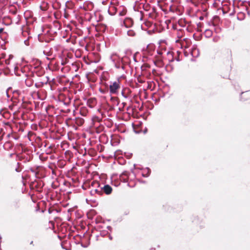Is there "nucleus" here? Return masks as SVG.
I'll use <instances>...</instances> for the list:
<instances>
[{
  "label": "nucleus",
  "instance_id": "nucleus-1",
  "mask_svg": "<svg viewBox=\"0 0 250 250\" xmlns=\"http://www.w3.org/2000/svg\"><path fill=\"white\" fill-rule=\"evenodd\" d=\"M121 83L119 80H117L111 83L109 85V91L111 94H117L121 88Z\"/></svg>",
  "mask_w": 250,
  "mask_h": 250
},
{
  "label": "nucleus",
  "instance_id": "nucleus-12",
  "mask_svg": "<svg viewBox=\"0 0 250 250\" xmlns=\"http://www.w3.org/2000/svg\"><path fill=\"white\" fill-rule=\"evenodd\" d=\"M25 83L27 86L31 87L33 84L34 80L31 77H29L25 80Z\"/></svg>",
  "mask_w": 250,
  "mask_h": 250
},
{
  "label": "nucleus",
  "instance_id": "nucleus-23",
  "mask_svg": "<svg viewBox=\"0 0 250 250\" xmlns=\"http://www.w3.org/2000/svg\"><path fill=\"white\" fill-rule=\"evenodd\" d=\"M127 34L129 36H134L135 34V33L133 32V31L132 30H129L127 32Z\"/></svg>",
  "mask_w": 250,
  "mask_h": 250
},
{
  "label": "nucleus",
  "instance_id": "nucleus-11",
  "mask_svg": "<svg viewBox=\"0 0 250 250\" xmlns=\"http://www.w3.org/2000/svg\"><path fill=\"white\" fill-rule=\"evenodd\" d=\"M120 178L124 182H128L129 178L128 172L127 171H125L123 172V173L120 176Z\"/></svg>",
  "mask_w": 250,
  "mask_h": 250
},
{
  "label": "nucleus",
  "instance_id": "nucleus-19",
  "mask_svg": "<svg viewBox=\"0 0 250 250\" xmlns=\"http://www.w3.org/2000/svg\"><path fill=\"white\" fill-rule=\"evenodd\" d=\"M71 69V68L69 66H66L62 68L61 70L63 72H68Z\"/></svg>",
  "mask_w": 250,
  "mask_h": 250
},
{
  "label": "nucleus",
  "instance_id": "nucleus-4",
  "mask_svg": "<svg viewBox=\"0 0 250 250\" xmlns=\"http://www.w3.org/2000/svg\"><path fill=\"white\" fill-rule=\"evenodd\" d=\"M71 54L67 53V54H63L61 57V63L62 65H64L69 63V59L71 58Z\"/></svg>",
  "mask_w": 250,
  "mask_h": 250
},
{
  "label": "nucleus",
  "instance_id": "nucleus-25",
  "mask_svg": "<svg viewBox=\"0 0 250 250\" xmlns=\"http://www.w3.org/2000/svg\"><path fill=\"white\" fill-rule=\"evenodd\" d=\"M43 53H44L45 55H47V56H50V55H51V54H50V53L49 52H46V51H43Z\"/></svg>",
  "mask_w": 250,
  "mask_h": 250
},
{
  "label": "nucleus",
  "instance_id": "nucleus-3",
  "mask_svg": "<svg viewBox=\"0 0 250 250\" xmlns=\"http://www.w3.org/2000/svg\"><path fill=\"white\" fill-rule=\"evenodd\" d=\"M59 99L66 105L69 104L71 101V97L70 96H66L64 94H59Z\"/></svg>",
  "mask_w": 250,
  "mask_h": 250
},
{
  "label": "nucleus",
  "instance_id": "nucleus-5",
  "mask_svg": "<svg viewBox=\"0 0 250 250\" xmlns=\"http://www.w3.org/2000/svg\"><path fill=\"white\" fill-rule=\"evenodd\" d=\"M223 11L224 12L227 13L230 10V1L229 0H224L222 2Z\"/></svg>",
  "mask_w": 250,
  "mask_h": 250
},
{
  "label": "nucleus",
  "instance_id": "nucleus-22",
  "mask_svg": "<svg viewBox=\"0 0 250 250\" xmlns=\"http://www.w3.org/2000/svg\"><path fill=\"white\" fill-rule=\"evenodd\" d=\"M126 13V10H123L122 11H120L119 13L120 16H124Z\"/></svg>",
  "mask_w": 250,
  "mask_h": 250
},
{
  "label": "nucleus",
  "instance_id": "nucleus-8",
  "mask_svg": "<svg viewBox=\"0 0 250 250\" xmlns=\"http://www.w3.org/2000/svg\"><path fill=\"white\" fill-rule=\"evenodd\" d=\"M97 104V100L95 98H91L87 101V105L90 108L94 107Z\"/></svg>",
  "mask_w": 250,
  "mask_h": 250
},
{
  "label": "nucleus",
  "instance_id": "nucleus-14",
  "mask_svg": "<svg viewBox=\"0 0 250 250\" xmlns=\"http://www.w3.org/2000/svg\"><path fill=\"white\" fill-rule=\"evenodd\" d=\"M84 122V120L81 117L76 118L75 120V123L79 126L82 125Z\"/></svg>",
  "mask_w": 250,
  "mask_h": 250
},
{
  "label": "nucleus",
  "instance_id": "nucleus-17",
  "mask_svg": "<svg viewBox=\"0 0 250 250\" xmlns=\"http://www.w3.org/2000/svg\"><path fill=\"white\" fill-rule=\"evenodd\" d=\"M71 65H72V67H70L71 69H73L75 71H77L79 68L78 64L76 62H72Z\"/></svg>",
  "mask_w": 250,
  "mask_h": 250
},
{
  "label": "nucleus",
  "instance_id": "nucleus-29",
  "mask_svg": "<svg viewBox=\"0 0 250 250\" xmlns=\"http://www.w3.org/2000/svg\"><path fill=\"white\" fill-rule=\"evenodd\" d=\"M42 160V161H46L47 160V158H44V157H43L41 159Z\"/></svg>",
  "mask_w": 250,
  "mask_h": 250
},
{
  "label": "nucleus",
  "instance_id": "nucleus-10",
  "mask_svg": "<svg viewBox=\"0 0 250 250\" xmlns=\"http://www.w3.org/2000/svg\"><path fill=\"white\" fill-rule=\"evenodd\" d=\"M124 24L126 27H130L133 24V20L130 18H125L124 21Z\"/></svg>",
  "mask_w": 250,
  "mask_h": 250
},
{
  "label": "nucleus",
  "instance_id": "nucleus-30",
  "mask_svg": "<svg viewBox=\"0 0 250 250\" xmlns=\"http://www.w3.org/2000/svg\"><path fill=\"white\" fill-rule=\"evenodd\" d=\"M16 170L17 171H18V172H19V171H20L21 170V169H18V168H16Z\"/></svg>",
  "mask_w": 250,
  "mask_h": 250
},
{
  "label": "nucleus",
  "instance_id": "nucleus-6",
  "mask_svg": "<svg viewBox=\"0 0 250 250\" xmlns=\"http://www.w3.org/2000/svg\"><path fill=\"white\" fill-rule=\"evenodd\" d=\"M231 56H232L231 51L230 50H229V49L224 50L221 53V57L223 59H231Z\"/></svg>",
  "mask_w": 250,
  "mask_h": 250
},
{
  "label": "nucleus",
  "instance_id": "nucleus-21",
  "mask_svg": "<svg viewBox=\"0 0 250 250\" xmlns=\"http://www.w3.org/2000/svg\"><path fill=\"white\" fill-rule=\"evenodd\" d=\"M92 120L94 122H100L102 120L101 118L97 116H95L92 118Z\"/></svg>",
  "mask_w": 250,
  "mask_h": 250
},
{
  "label": "nucleus",
  "instance_id": "nucleus-28",
  "mask_svg": "<svg viewBox=\"0 0 250 250\" xmlns=\"http://www.w3.org/2000/svg\"><path fill=\"white\" fill-rule=\"evenodd\" d=\"M158 54L160 55H161L163 54V52L161 51H158Z\"/></svg>",
  "mask_w": 250,
  "mask_h": 250
},
{
  "label": "nucleus",
  "instance_id": "nucleus-20",
  "mask_svg": "<svg viewBox=\"0 0 250 250\" xmlns=\"http://www.w3.org/2000/svg\"><path fill=\"white\" fill-rule=\"evenodd\" d=\"M99 186H100L99 183L96 181H93L90 184V186L93 187H99Z\"/></svg>",
  "mask_w": 250,
  "mask_h": 250
},
{
  "label": "nucleus",
  "instance_id": "nucleus-32",
  "mask_svg": "<svg viewBox=\"0 0 250 250\" xmlns=\"http://www.w3.org/2000/svg\"><path fill=\"white\" fill-rule=\"evenodd\" d=\"M30 244L33 245V242L31 241V243H30Z\"/></svg>",
  "mask_w": 250,
  "mask_h": 250
},
{
  "label": "nucleus",
  "instance_id": "nucleus-9",
  "mask_svg": "<svg viewBox=\"0 0 250 250\" xmlns=\"http://www.w3.org/2000/svg\"><path fill=\"white\" fill-rule=\"evenodd\" d=\"M117 11V7L113 3H111L108 9V12L109 14L113 15L116 14Z\"/></svg>",
  "mask_w": 250,
  "mask_h": 250
},
{
  "label": "nucleus",
  "instance_id": "nucleus-18",
  "mask_svg": "<svg viewBox=\"0 0 250 250\" xmlns=\"http://www.w3.org/2000/svg\"><path fill=\"white\" fill-rule=\"evenodd\" d=\"M167 55L169 61H173V52L168 51L167 53Z\"/></svg>",
  "mask_w": 250,
  "mask_h": 250
},
{
  "label": "nucleus",
  "instance_id": "nucleus-16",
  "mask_svg": "<svg viewBox=\"0 0 250 250\" xmlns=\"http://www.w3.org/2000/svg\"><path fill=\"white\" fill-rule=\"evenodd\" d=\"M155 63L156 65H158L159 66H161L163 65L162 63V58L159 56L156 57V60L155 62Z\"/></svg>",
  "mask_w": 250,
  "mask_h": 250
},
{
  "label": "nucleus",
  "instance_id": "nucleus-26",
  "mask_svg": "<svg viewBox=\"0 0 250 250\" xmlns=\"http://www.w3.org/2000/svg\"><path fill=\"white\" fill-rule=\"evenodd\" d=\"M5 125L6 126H8L10 128V129H11V127L10 124L9 123H6Z\"/></svg>",
  "mask_w": 250,
  "mask_h": 250
},
{
  "label": "nucleus",
  "instance_id": "nucleus-7",
  "mask_svg": "<svg viewBox=\"0 0 250 250\" xmlns=\"http://www.w3.org/2000/svg\"><path fill=\"white\" fill-rule=\"evenodd\" d=\"M46 78L43 80V78H40L39 80L35 83V86L37 88H40L43 86L44 84H46L48 81V80H46Z\"/></svg>",
  "mask_w": 250,
  "mask_h": 250
},
{
  "label": "nucleus",
  "instance_id": "nucleus-15",
  "mask_svg": "<svg viewBox=\"0 0 250 250\" xmlns=\"http://www.w3.org/2000/svg\"><path fill=\"white\" fill-rule=\"evenodd\" d=\"M48 167L51 169L52 174L56 175V170L58 169L57 167L53 165H50Z\"/></svg>",
  "mask_w": 250,
  "mask_h": 250
},
{
  "label": "nucleus",
  "instance_id": "nucleus-2",
  "mask_svg": "<svg viewBox=\"0 0 250 250\" xmlns=\"http://www.w3.org/2000/svg\"><path fill=\"white\" fill-rule=\"evenodd\" d=\"M95 193L98 194L99 195H102L103 193L104 192L107 195H109L112 193V188L108 185H104L103 188H100V190L95 189L94 190Z\"/></svg>",
  "mask_w": 250,
  "mask_h": 250
},
{
  "label": "nucleus",
  "instance_id": "nucleus-27",
  "mask_svg": "<svg viewBox=\"0 0 250 250\" xmlns=\"http://www.w3.org/2000/svg\"><path fill=\"white\" fill-rule=\"evenodd\" d=\"M128 185L131 187H133L135 186L134 184H131V182H128Z\"/></svg>",
  "mask_w": 250,
  "mask_h": 250
},
{
  "label": "nucleus",
  "instance_id": "nucleus-24",
  "mask_svg": "<svg viewBox=\"0 0 250 250\" xmlns=\"http://www.w3.org/2000/svg\"><path fill=\"white\" fill-rule=\"evenodd\" d=\"M72 3L71 2H67L66 3V6L69 7V5L71 6V5H72Z\"/></svg>",
  "mask_w": 250,
  "mask_h": 250
},
{
  "label": "nucleus",
  "instance_id": "nucleus-31",
  "mask_svg": "<svg viewBox=\"0 0 250 250\" xmlns=\"http://www.w3.org/2000/svg\"><path fill=\"white\" fill-rule=\"evenodd\" d=\"M2 31H3V29L2 28H0V33H1Z\"/></svg>",
  "mask_w": 250,
  "mask_h": 250
},
{
  "label": "nucleus",
  "instance_id": "nucleus-13",
  "mask_svg": "<svg viewBox=\"0 0 250 250\" xmlns=\"http://www.w3.org/2000/svg\"><path fill=\"white\" fill-rule=\"evenodd\" d=\"M88 112V110L87 107L83 106L81 107L80 113L83 116H86Z\"/></svg>",
  "mask_w": 250,
  "mask_h": 250
}]
</instances>
